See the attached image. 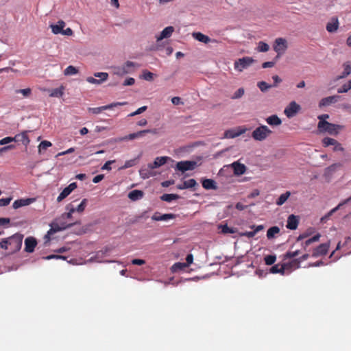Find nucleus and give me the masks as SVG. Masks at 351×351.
<instances>
[{"instance_id":"obj_1","label":"nucleus","mask_w":351,"mask_h":351,"mask_svg":"<svg viewBox=\"0 0 351 351\" xmlns=\"http://www.w3.org/2000/svg\"><path fill=\"white\" fill-rule=\"evenodd\" d=\"M23 236L21 234H14L8 237V250L9 254H14L19 251L22 246Z\"/></svg>"},{"instance_id":"obj_2","label":"nucleus","mask_w":351,"mask_h":351,"mask_svg":"<svg viewBox=\"0 0 351 351\" xmlns=\"http://www.w3.org/2000/svg\"><path fill=\"white\" fill-rule=\"evenodd\" d=\"M317 128L320 132H327L330 135H337L339 130L343 128V126L328 121H319Z\"/></svg>"},{"instance_id":"obj_3","label":"nucleus","mask_w":351,"mask_h":351,"mask_svg":"<svg viewBox=\"0 0 351 351\" xmlns=\"http://www.w3.org/2000/svg\"><path fill=\"white\" fill-rule=\"evenodd\" d=\"M138 66L139 65L135 62L132 61H127L122 66L114 67L113 73L119 76H122L125 74L134 72Z\"/></svg>"},{"instance_id":"obj_4","label":"nucleus","mask_w":351,"mask_h":351,"mask_svg":"<svg viewBox=\"0 0 351 351\" xmlns=\"http://www.w3.org/2000/svg\"><path fill=\"white\" fill-rule=\"evenodd\" d=\"M271 133L272 131L267 126L262 125L252 132V137L256 141H263Z\"/></svg>"},{"instance_id":"obj_5","label":"nucleus","mask_w":351,"mask_h":351,"mask_svg":"<svg viewBox=\"0 0 351 351\" xmlns=\"http://www.w3.org/2000/svg\"><path fill=\"white\" fill-rule=\"evenodd\" d=\"M253 62L254 60L250 57L239 58L234 62V69L235 70L241 72L243 69H247Z\"/></svg>"},{"instance_id":"obj_6","label":"nucleus","mask_w":351,"mask_h":351,"mask_svg":"<svg viewBox=\"0 0 351 351\" xmlns=\"http://www.w3.org/2000/svg\"><path fill=\"white\" fill-rule=\"evenodd\" d=\"M301 107L295 101H293L285 108L284 113L288 118H292L300 110Z\"/></svg>"},{"instance_id":"obj_7","label":"nucleus","mask_w":351,"mask_h":351,"mask_svg":"<svg viewBox=\"0 0 351 351\" xmlns=\"http://www.w3.org/2000/svg\"><path fill=\"white\" fill-rule=\"evenodd\" d=\"M127 104H128V102H126V101H123V102H114V103H112L110 104H108V105H106V106H100V107L89 108H88V111L91 112L93 114H99V113H101L102 111H104L105 110H110V109H112L114 107L121 106H125V105H127Z\"/></svg>"},{"instance_id":"obj_8","label":"nucleus","mask_w":351,"mask_h":351,"mask_svg":"<svg viewBox=\"0 0 351 351\" xmlns=\"http://www.w3.org/2000/svg\"><path fill=\"white\" fill-rule=\"evenodd\" d=\"M197 166V162L191 160L180 161L176 164V169L185 172L186 171L193 170Z\"/></svg>"},{"instance_id":"obj_9","label":"nucleus","mask_w":351,"mask_h":351,"mask_svg":"<svg viewBox=\"0 0 351 351\" xmlns=\"http://www.w3.org/2000/svg\"><path fill=\"white\" fill-rule=\"evenodd\" d=\"M287 48V40L282 38H276L274 45V51L280 55L284 53Z\"/></svg>"},{"instance_id":"obj_10","label":"nucleus","mask_w":351,"mask_h":351,"mask_svg":"<svg viewBox=\"0 0 351 351\" xmlns=\"http://www.w3.org/2000/svg\"><path fill=\"white\" fill-rule=\"evenodd\" d=\"M94 76L99 79L97 80L93 77H88L86 81L90 84H100L108 80V74L104 72L95 73Z\"/></svg>"},{"instance_id":"obj_11","label":"nucleus","mask_w":351,"mask_h":351,"mask_svg":"<svg viewBox=\"0 0 351 351\" xmlns=\"http://www.w3.org/2000/svg\"><path fill=\"white\" fill-rule=\"evenodd\" d=\"M246 128H237L234 129H230L226 130L224 132V138H236L246 132Z\"/></svg>"},{"instance_id":"obj_12","label":"nucleus","mask_w":351,"mask_h":351,"mask_svg":"<svg viewBox=\"0 0 351 351\" xmlns=\"http://www.w3.org/2000/svg\"><path fill=\"white\" fill-rule=\"evenodd\" d=\"M29 131L25 130L22 132L16 134L14 137V142H21L23 145L27 147L29 143H30V139L28 136V133Z\"/></svg>"},{"instance_id":"obj_13","label":"nucleus","mask_w":351,"mask_h":351,"mask_svg":"<svg viewBox=\"0 0 351 351\" xmlns=\"http://www.w3.org/2000/svg\"><path fill=\"white\" fill-rule=\"evenodd\" d=\"M77 188L75 182L71 183L68 186L64 188L57 197V202H60L65 199L70 193Z\"/></svg>"},{"instance_id":"obj_14","label":"nucleus","mask_w":351,"mask_h":351,"mask_svg":"<svg viewBox=\"0 0 351 351\" xmlns=\"http://www.w3.org/2000/svg\"><path fill=\"white\" fill-rule=\"evenodd\" d=\"M37 245V241L33 237H28L25 239V251L32 253Z\"/></svg>"},{"instance_id":"obj_15","label":"nucleus","mask_w":351,"mask_h":351,"mask_svg":"<svg viewBox=\"0 0 351 351\" xmlns=\"http://www.w3.org/2000/svg\"><path fill=\"white\" fill-rule=\"evenodd\" d=\"M329 246V243L320 244L313 250L312 256L313 257H317L319 256L326 255L328 253Z\"/></svg>"},{"instance_id":"obj_16","label":"nucleus","mask_w":351,"mask_h":351,"mask_svg":"<svg viewBox=\"0 0 351 351\" xmlns=\"http://www.w3.org/2000/svg\"><path fill=\"white\" fill-rule=\"evenodd\" d=\"M147 133H153L156 134V130H141L135 133L130 134L123 138V140L128 141V140H133L136 138H140L143 136L145 134Z\"/></svg>"},{"instance_id":"obj_17","label":"nucleus","mask_w":351,"mask_h":351,"mask_svg":"<svg viewBox=\"0 0 351 351\" xmlns=\"http://www.w3.org/2000/svg\"><path fill=\"white\" fill-rule=\"evenodd\" d=\"M170 160H171V158H169L168 156L156 157L155 158L154 162L149 163L148 165V167L152 169H156V168H158V167H161L162 165H165L167 161H169Z\"/></svg>"},{"instance_id":"obj_18","label":"nucleus","mask_w":351,"mask_h":351,"mask_svg":"<svg viewBox=\"0 0 351 351\" xmlns=\"http://www.w3.org/2000/svg\"><path fill=\"white\" fill-rule=\"evenodd\" d=\"M299 224V217L295 215H290L288 217L287 225V228L289 230H296Z\"/></svg>"},{"instance_id":"obj_19","label":"nucleus","mask_w":351,"mask_h":351,"mask_svg":"<svg viewBox=\"0 0 351 351\" xmlns=\"http://www.w3.org/2000/svg\"><path fill=\"white\" fill-rule=\"evenodd\" d=\"M176 217V215L172 213H167L161 215L160 213H155L152 217V219L154 221H167L169 219H173Z\"/></svg>"},{"instance_id":"obj_20","label":"nucleus","mask_w":351,"mask_h":351,"mask_svg":"<svg viewBox=\"0 0 351 351\" xmlns=\"http://www.w3.org/2000/svg\"><path fill=\"white\" fill-rule=\"evenodd\" d=\"M339 98L340 97L339 95H333L324 97L322 99L321 101H319V106L322 108L324 106H329L331 104L337 102Z\"/></svg>"},{"instance_id":"obj_21","label":"nucleus","mask_w":351,"mask_h":351,"mask_svg":"<svg viewBox=\"0 0 351 351\" xmlns=\"http://www.w3.org/2000/svg\"><path fill=\"white\" fill-rule=\"evenodd\" d=\"M339 21L337 17H332L326 25V30L330 33L335 32L339 28Z\"/></svg>"},{"instance_id":"obj_22","label":"nucleus","mask_w":351,"mask_h":351,"mask_svg":"<svg viewBox=\"0 0 351 351\" xmlns=\"http://www.w3.org/2000/svg\"><path fill=\"white\" fill-rule=\"evenodd\" d=\"M234 173L237 176L243 175L246 171V167L245 165L241 164L239 162H234L231 165Z\"/></svg>"},{"instance_id":"obj_23","label":"nucleus","mask_w":351,"mask_h":351,"mask_svg":"<svg viewBox=\"0 0 351 351\" xmlns=\"http://www.w3.org/2000/svg\"><path fill=\"white\" fill-rule=\"evenodd\" d=\"M34 202L33 198L20 199L14 202L12 206L14 209H17L20 207L27 206Z\"/></svg>"},{"instance_id":"obj_24","label":"nucleus","mask_w":351,"mask_h":351,"mask_svg":"<svg viewBox=\"0 0 351 351\" xmlns=\"http://www.w3.org/2000/svg\"><path fill=\"white\" fill-rule=\"evenodd\" d=\"M174 32V28L172 26H168L165 27L160 33V36L156 37L157 41H160L164 38H169L173 32Z\"/></svg>"},{"instance_id":"obj_25","label":"nucleus","mask_w":351,"mask_h":351,"mask_svg":"<svg viewBox=\"0 0 351 351\" xmlns=\"http://www.w3.org/2000/svg\"><path fill=\"white\" fill-rule=\"evenodd\" d=\"M350 201H351V196L350 197L344 199L343 201H342L335 208H332L326 215H325L324 217H322L321 221H325L330 216H331L334 213L337 211L342 206H343L344 204H348Z\"/></svg>"},{"instance_id":"obj_26","label":"nucleus","mask_w":351,"mask_h":351,"mask_svg":"<svg viewBox=\"0 0 351 351\" xmlns=\"http://www.w3.org/2000/svg\"><path fill=\"white\" fill-rule=\"evenodd\" d=\"M252 229H254L252 231H247L243 233H242V236H245L247 238H252L254 237L257 232H258L261 230H263L264 229V226L263 225H258L257 226H252Z\"/></svg>"},{"instance_id":"obj_27","label":"nucleus","mask_w":351,"mask_h":351,"mask_svg":"<svg viewBox=\"0 0 351 351\" xmlns=\"http://www.w3.org/2000/svg\"><path fill=\"white\" fill-rule=\"evenodd\" d=\"M143 196L144 193L141 190H133L130 191L128 195V198L132 201H137L141 199L143 197Z\"/></svg>"},{"instance_id":"obj_28","label":"nucleus","mask_w":351,"mask_h":351,"mask_svg":"<svg viewBox=\"0 0 351 351\" xmlns=\"http://www.w3.org/2000/svg\"><path fill=\"white\" fill-rule=\"evenodd\" d=\"M192 36L195 40L205 44H208L212 41L208 36L204 35L201 32H193Z\"/></svg>"},{"instance_id":"obj_29","label":"nucleus","mask_w":351,"mask_h":351,"mask_svg":"<svg viewBox=\"0 0 351 351\" xmlns=\"http://www.w3.org/2000/svg\"><path fill=\"white\" fill-rule=\"evenodd\" d=\"M65 26V23L60 20L56 25H51V31L55 34H62L63 28Z\"/></svg>"},{"instance_id":"obj_30","label":"nucleus","mask_w":351,"mask_h":351,"mask_svg":"<svg viewBox=\"0 0 351 351\" xmlns=\"http://www.w3.org/2000/svg\"><path fill=\"white\" fill-rule=\"evenodd\" d=\"M62 228H60L58 225H56L55 226H51V228L47 231V234H45L44 239H45V243L49 242L51 238V235L53 234L54 233L62 230Z\"/></svg>"},{"instance_id":"obj_31","label":"nucleus","mask_w":351,"mask_h":351,"mask_svg":"<svg viewBox=\"0 0 351 351\" xmlns=\"http://www.w3.org/2000/svg\"><path fill=\"white\" fill-rule=\"evenodd\" d=\"M202 184V186L206 190L217 189L216 182L212 179H204Z\"/></svg>"},{"instance_id":"obj_32","label":"nucleus","mask_w":351,"mask_h":351,"mask_svg":"<svg viewBox=\"0 0 351 351\" xmlns=\"http://www.w3.org/2000/svg\"><path fill=\"white\" fill-rule=\"evenodd\" d=\"M267 123L270 125H280L282 123L281 119L277 115H271L266 119Z\"/></svg>"},{"instance_id":"obj_33","label":"nucleus","mask_w":351,"mask_h":351,"mask_svg":"<svg viewBox=\"0 0 351 351\" xmlns=\"http://www.w3.org/2000/svg\"><path fill=\"white\" fill-rule=\"evenodd\" d=\"M285 267H286L285 264H284V265L277 264V265L272 266L270 268V272L272 274L280 273L282 274H284Z\"/></svg>"},{"instance_id":"obj_34","label":"nucleus","mask_w":351,"mask_h":351,"mask_svg":"<svg viewBox=\"0 0 351 351\" xmlns=\"http://www.w3.org/2000/svg\"><path fill=\"white\" fill-rule=\"evenodd\" d=\"M64 87L62 86H61L59 88L52 89L49 94V96L54 97H61L64 94Z\"/></svg>"},{"instance_id":"obj_35","label":"nucleus","mask_w":351,"mask_h":351,"mask_svg":"<svg viewBox=\"0 0 351 351\" xmlns=\"http://www.w3.org/2000/svg\"><path fill=\"white\" fill-rule=\"evenodd\" d=\"M280 232V228L278 226H272L268 229L267 232V237L268 239H271L275 237L276 234Z\"/></svg>"},{"instance_id":"obj_36","label":"nucleus","mask_w":351,"mask_h":351,"mask_svg":"<svg viewBox=\"0 0 351 351\" xmlns=\"http://www.w3.org/2000/svg\"><path fill=\"white\" fill-rule=\"evenodd\" d=\"M291 193L289 191H287L286 193L281 194L278 199L276 200V204L278 206H282L283 204L286 202V201L289 197Z\"/></svg>"},{"instance_id":"obj_37","label":"nucleus","mask_w":351,"mask_h":351,"mask_svg":"<svg viewBox=\"0 0 351 351\" xmlns=\"http://www.w3.org/2000/svg\"><path fill=\"white\" fill-rule=\"evenodd\" d=\"M343 71L341 75H340L339 77V78L346 77L351 73V64L349 62H345L343 64Z\"/></svg>"},{"instance_id":"obj_38","label":"nucleus","mask_w":351,"mask_h":351,"mask_svg":"<svg viewBox=\"0 0 351 351\" xmlns=\"http://www.w3.org/2000/svg\"><path fill=\"white\" fill-rule=\"evenodd\" d=\"M178 198H179V195H177V194H168V193H165V194H163L160 197L161 200L167 202H171L173 200H176V199H177Z\"/></svg>"},{"instance_id":"obj_39","label":"nucleus","mask_w":351,"mask_h":351,"mask_svg":"<svg viewBox=\"0 0 351 351\" xmlns=\"http://www.w3.org/2000/svg\"><path fill=\"white\" fill-rule=\"evenodd\" d=\"M77 73H78V69L72 65L67 66L64 71L65 75H73Z\"/></svg>"},{"instance_id":"obj_40","label":"nucleus","mask_w":351,"mask_h":351,"mask_svg":"<svg viewBox=\"0 0 351 351\" xmlns=\"http://www.w3.org/2000/svg\"><path fill=\"white\" fill-rule=\"evenodd\" d=\"M337 142L338 141L337 140L330 137H325L322 139V144L325 147H328L329 145L335 146Z\"/></svg>"},{"instance_id":"obj_41","label":"nucleus","mask_w":351,"mask_h":351,"mask_svg":"<svg viewBox=\"0 0 351 351\" xmlns=\"http://www.w3.org/2000/svg\"><path fill=\"white\" fill-rule=\"evenodd\" d=\"M52 145L51 143L48 141H43L38 145V152L40 154L43 151L46 150Z\"/></svg>"},{"instance_id":"obj_42","label":"nucleus","mask_w":351,"mask_h":351,"mask_svg":"<svg viewBox=\"0 0 351 351\" xmlns=\"http://www.w3.org/2000/svg\"><path fill=\"white\" fill-rule=\"evenodd\" d=\"M186 267H188V266L186 265L185 263H176L172 266V270L173 272H176L178 271L182 270Z\"/></svg>"},{"instance_id":"obj_43","label":"nucleus","mask_w":351,"mask_h":351,"mask_svg":"<svg viewBox=\"0 0 351 351\" xmlns=\"http://www.w3.org/2000/svg\"><path fill=\"white\" fill-rule=\"evenodd\" d=\"M269 47L266 43L260 41L258 43L257 50L259 52H266L269 50Z\"/></svg>"},{"instance_id":"obj_44","label":"nucleus","mask_w":351,"mask_h":351,"mask_svg":"<svg viewBox=\"0 0 351 351\" xmlns=\"http://www.w3.org/2000/svg\"><path fill=\"white\" fill-rule=\"evenodd\" d=\"M257 86H258V87L260 88V90L262 92H265L269 88L272 87V85H269V84H268L267 82H265L264 81H261V82H258Z\"/></svg>"},{"instance_id":"obj_45","label":"nucleus","mask_w":351,"mask_h":351,"mask_svg":"<svg viewBox=\"0 0 351 351\" xmlns=\"http://www.w3.org/2000/svg\"><path fill=\"white\" fill-rule=\"evenodd\" d=\"M285 265L289 268L298 269L300 267V260L298 258L293 259Z\"/></svg>"},{"instance_id":"obj_46","label":"nucleus","mask_w":351,"mask_h":351,"mask_svg":"<svg viewBox=\"0 0 351 351\" xmlns=\"http://www.w3.org/2000/svg\"><path fill=\"white\" fill-rule=\"evenodd\" d=\"M350 89H351V82L349 80L348 82V83L344 84L341 87L338 88L337 92H338V93H347Z\"/></svg>"},{"instance_id":"obj_47","label":"nucleus","mask_w":351,"mask_h":351,"mask_svg":"<svg viewBox=\"0 0 351 351\" xmlns=\"http://www.w3.org/2000/svg\"><path fill=\"white\" fill-rule=\"evenodd\" d=\"M264 261L266 265H271L276 261V256L275 255H267L264 258Z\"/></svg>"},{"instance_id":"obj_48","label":"nucleus","mask_w":351,"mask_h":351,"mask_svg":"<svg viewBox=\"0 0 351 351\" xmlns=\"http://www.w3.org/2000/svg\"><path fill=\"white\" fill-rule=\"evenodd\" d=\"M88 200L86 199H84L81 203L77 206L75 208V211L78 213H82L85 210V208L86 207Z\"/></svg>"},{"instance_id":"obj_49","label":"nucleus","mask_w":351,"mask_h":351,"mask_svg":"<svg viewBox=\"0 0 351 351\" xmlns=\"http://www.w3.org/2000/svg\"><path fill=\"white\" fill-rule=\"evenodd\" d=\"M15 93H21L24 97H28L32 93V90L30 88H27L25 89H17L15 90Z\"/></svg>"},{"instance_id":"obj_50","label":"nucleus","mask_w":351,"mask_h":351,"mask_svg":"<svg viewBox=\"0 0 351 351\" xmlns=\"http://www.w3.org/2000/svg\"><path fill=\"white\" fill-rule=\"evenodd\" d=\"M197 185V182L195 179H189L184 182V187H186V189H190L195 186Z\"/></svg>"},{"instance_id":"obj_51","label":"nucleus","mask_w":351,"mask_h":351,"mask_svg":"<svg viewBox=\"0 0 351 351\" xmlns=\"http://www.w3.org/2000/svg\"><path fill=\"white\" fill-rule=\"evenodd\" d=\"M136 164V160L134 159L127 160L125 164L119 168V170L125 169L130 167L134 166Z\"/></svg>"},{"instance_id":"obj_52","label":"nucleus","mask_w":351,"mask_h":351,"mask_svg":"<svg viewBox=\"0 0 351 351\" xmlns=\"http://www.w3.org/2000/svg\"><path fill=\"white\" fill-rule=\"evenodd\" d=\"M143 77L147 81H152L154 80V73L147 70L143 71Z\"/></svg>"},{"instance_id":"obj_53","label":"nucleus","mask_w":351,"mask_h":351,"mask_svg":"<svg viewBox=\"0 0 351 351\" xmlns=\"http://www.w3.org/2000/svg\"><path fill=\"white\" fill-rule=\"evenodd\" d=\"M245 90L243 88H239L232 96V99H236L241 98L244 95Z\"/></svg>"},{"instance_id":"obj_54","label":"nucleus","mask_w":351,"mask_h":351,"mask_svg":"<svg viewBox=\"0 0 351 351\" xmlns=\"http://www.w3.org/2000/svg\"><path fill=\"white\" fill-rule=\"evenodd\" d=\"M66 208L67 210H69V212L66 214V218L69 219L71 217L72 214L75 212V208L71 204H68Z\"/></svg>"},{"instance_id":"obj_55","label":"nucleus","mask_w":351,"mask_h":351,"mask_svg":"<svg viewBox=\"0 0 351 351\" xmlns=\"http://www.w3.org/2000/svg\"><path fill=\"white\" fill-rule=\"evenodd\" d=\"M147 107L146 106H142L139 108H138L136 111L130 113L129 114V117H134L138 114H140L143 112H144L147 110Z\"/></svg>"},{"instance_id":"obj_56","label":"nucleus","mask_w":351,"mask_h":351,"mask_svg":"<svg viewBox=\"0 0 351 351\" xmlns=\"http://www.w3.org/2000/svg\"><path fill=\"white\" fill-rule=\"evenodd\" d=\"M221 232L223 234L234 233V230L228 227L227 225H222L220 226Z\"/></svg>"},{"instance_id":"obj_57","label":"nucleus","mask_w":351,"mask_h":351,"mask_svg":"<svg viewBox=\"0 0 351 351\" xmlns=\"http://www.w3.org/2000/svg\"><path fill=\"white\" fill-rule=\"evenodd\" d=\"M299 254H300V251L299 250H295V251H293V252L288 251L285 254V257L287 258H295V256H298Z\"/></svg>"},{"instance_id":"obj_58","label":"nucleus","mask_w":351,"mask_h":351,"mask_svg":"<svg viewBox=\"0 0 351 351\" xmlns=\"http://www.w3.org/2000/svg\"><path fill=\"white\" fill-rule=\"evenodd\" d=\"M115 162V160H108L107 161L102 167H101V169L102 170H108V171H110L112 169L111 168V165L112 163H114Z\"/></svg>"},{"instance_id":"obj_59","label":"nucleus","mask_w":351,"mask_h":351,"mask_svg":"<svg viewBox=\"0 0 351 351\" xmlns=\"http://www.w3.org/2000/svg\"><path fill=\"white\" fill-rule=\"evenodd\" d=\"M13 141H14L13 137L7 136V137H5V138H2L1 140H0V145H6V144L10 143Z\"/></svg>"},{"instance_id":"obj_60","label":"nucleus","mask_w":351,"mask_h":351,"mask_svg":"<svg viewBox=\"0 0 351 351\" xmlns=\"http://www.w3.org/2000/svg\"><path fill=\"white\" fill-rule=\"evenodd\" d=\"M12 200V197L1 198L0 199V206H5L8 205Z\"/></svg>"},{"instance_id":"obj_61","label":"nucleus","mask_w":351,"mask_h":351,"mask_svg":"<svg viewBox=\"0 0 351 351\" xmlns=\"http://www.w3.org/2000/svg\"><path fill=\"white\" fill-rule=\"evenodd\" d=\"M134 83H135V80L133 77H129V78L126 79L123 82V85L125 86H132Z\"/></svg>"},{"instance_id":"obj_62","label":"nucleus","mask_w":351,"mask_h":351,"mask_svg":"<svg viewBox=\"0 0 351 351\" xmlns=\"http://www.w3.org/2000/svg\"><path fill=\"white\" fill-rule=\"evenodd\" d=\"M15 148L14 145H9L0 148V154Z\"/></svg>"},{"instance_id":"obj_63","label":"nucleus","mask_w":351,"mask_h":351,"mask_svg":"<svg viewBox=\"0 0 351 351\" xmlns=\"http://www.w3.org/2000/svg\"><path fill=\"white\" fill-rule=\"evenodd\" d=\"M193 256L192 254H189L186 257V265L188 267L193 263Z\"/></svg>"},{"instance_id":"obj_64","label":"nucleus","mask_w":351,"mask_h":351,"mask_svg":"<svg viewBox=\"0 0 351 351\" xmlns=\"http://www.w3.org/2000/svg\"><path fill=\"white\" fill-rule=\"evenodd\" d=\"M0 248L8 250V238L1 240L0 242Z\"/></svg>"}]
</instances>
